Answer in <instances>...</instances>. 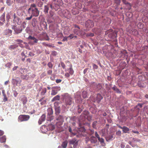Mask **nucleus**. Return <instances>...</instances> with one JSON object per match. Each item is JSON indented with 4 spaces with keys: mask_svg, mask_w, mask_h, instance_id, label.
Wrapping results in <instances>:
<instances>
[{
    "mask_svg": "<svg viewBox=\"0 0 148 148\" xmlns=\"http://www.w3.org/2000/svg\"><path fill=\"white\" fill-rule=\"evenodd\" d=\"M31 11L32 12L31 15L33 16L37 17L38 16L39 11L36 8V5L35 4H32L30 5V8L28 10V13H30Z\"/></svg>",
    "mask_w": 148,
    "mask_h": 148,
    "instance_id": "obj_1",
    "label": "nucleus"
},
{
    "mask_svg": "<svg viewBox=\"0 0 148 148\" xmlns=\"http://www.w3.org/2000/svg\"><path fill=\"white\" fill-rule=\"evenodd\" d=\"M105 35H108L110 38L114 39L116 38V33L113 32L112 29H110L105 32Z\"/></svg>",
    "mask_w": 148,
    "mask_h": 148,
    "instance_id": "obj_2",
    "label": "nucleus"
},
{
    "mask_svg": "<svg viewBox=\"0 0 148 148\" xmlns=\"http://www.w3.org/2000/svg\"><path fill=\"white\" fill-rule=\"evenodd\" d=\"M65 103L66 105H70L72 103V98L68 94H65L64 95V98Z\"/></svg>",
    "mask_w": 148,
    "mask_h": 148,
    "instance_id": "obj_3",
    "label": "nucleus"
},
{
    "mask_svg": "<svg viewBox=\"0 0 148 148\" xmlns=\"http://www.w3.org/2000/svg\"><path fill=\"white\" fill-rule=\"evenodd\" d=\"M30 118L28 115H20L18 117V121L20 122L28 121Z\"/></svg>",
    "mask_w": 148,
    "mask_h": 148,
    "instance_id": "obj_4",
    "label": "nucleus"
},
{
    "mask_svg": "<svg viewBox=\"0 0 148 148\" xmlns=\"http://www.w3.org/2000/svg\"><path fill=\"white\" fill-rule=\"evenodd\" d=\"M12 29H13L16 34H18L20 33L23 30L21 26H14L12 27Z\"/></svg>",
    "mask_w": 148,
    "mask_h": 148,
    "instance_id": "obj_5",
    "label": "nucleus"
},
{
    "mask_svg": "<svg viewBox=\"0 0 148 148\" xmlns=\"http://www.w3.org/2000/svg\"><path fill=\"white\" fill-rule=\"evenodd\" d=\"M85 26L88 28H91L94 26V23L92 20H88L86 21Z\"/></svg>",
    "mask_w": 148,
    "mask_h": 148,
    "instance_id": "obj_6",
    "label": "nucleus"
},
{
    "mask_svg": "<svg viewBox=\"0 0 148 148\" xmlns=\"http://www.w3.org/2000/svg\"><path fill=\"white\" fill-rule=\"evenodd\" d=\"M14 22L17 24L18 25H20L21 24V21L20 19L18 17L16 16V14L15 13L14 14Z\"/></svg>",
    "mask_w": 148,
    "mask_h": 148,
    "instance_id": "obj_7",
    "label": "nucleus"
},
{
    "mask_svg": "<svg viewBox=\"0 0 148 148\" xmlns=\"http://www.w3.org/2000/svg\"><path fill=\"white\" fill-rule=\"evenodd\" d=\"M103 98V97L100 94H98L97 96V99L96 100L95 99L93 100L92 99V101L94 102H95L96 101L97 102L99 103Z\"/></svg>",
    "mask_w": 148,
    "mask_h": 148,
    "instance_id": "obj_8",
    "label": "nucleus"
},
{
    "mask_svg": "<svg viewBox=\"0 0 148 148\" xmlns=\"http://www.w3.org/2000/svg\"><path fill=\"white\" fill-rule=\"evenodd\" d=\"M84 116V118H87L88 119V117H89V112L87 111H84L83 113L80 116V118H81V117L82 116Z\"/></svg>",
    "mask_w": 148,
    "mask_h": 148,
    "instance_id": "obj_9",
    "label": "nucleus"
},
{
    "mask_svg": "<svg viewBox=\"0 0 148 148\" xmlns=\"http://www.w3.org/2000/svg\"><path fill=\"white\" fill-rule=\"evenodd\" d=\"M91 143L92 144H95L97 142V138L94 136H92L90 137L89 139Z\"/></svg>",
    "mask_w": 148,
    "mask_h": 148,
    "instance_id": "obj_10",
    "label": "nucleus"
},
{
    "mask_svg": "<svg viewBox=\"0 0 148 148\" xmlns=\"http://www.w3.org/2000/svg\"><path fill=\"white\" fill-rule=\"evenodd\" d=\"M12 80L13 84L16 85H17L18 84H20L21 82V80L19 78H17L16 79H13Z\"/></svg>",
    "mask_w": 148,
    "mask_h": 148,
    "instance_id": "obj_11",
    "label": "nucleus"
},
{
    "mask_svg": "<svg viewBox=\"0 0 148 148\" xmlns=\"http://www.w3.org/2000/svg\"><path fill=\"white\" fill-rule=\"evenodd\" d=\"M46 119V116L45 114H43L41 116L38 121L39 124H41L42 122L44 121Z\"/></svg>",
    "mask_w": 148,
    "mask_h": 148,
    "instance_id": "obj_12",
    "label": "nucleus"
},
{
    "mask_svg": "<svg viewBox=\"0 0 148 148\" xmlns=\"http://www.w3.org/2000/svg\"><path fill=\"white\" fill-rule=\"evenodd\" d=\"M12 31L9 29H6L4 32V34L7 36H10L12 35Z\"/></svg>",
    "mask_w": 148,
    "mask_h": 148,
    "instance_id": "obj_13",
    "label": "nucleus"
},
{
    "mask_svg": "<svg viewBox=\"0 0 148 148\" xmlns=\"http://www.w3.org/2000/svg\"><path fill=\"white\" fill-rule=\"evenodd\" d=\"M55 128V126L52 124H50L48 125L47 129L49 130H53Z\"/></svg>",
    "mask_w": 148,
    "mask_h": 148,
    "instance_id": "obj_14",
    "label": "nucleus"
},
{
    "mask_svg": "<svg viewBox=\"0 0 148 148\" xmlns=\"http://www.w3.org/2000/svg\"><path fill=\"white\" fill-rule=\"evenodd\" d=\"M123 131L124 133H129L130 129L127 127L124 126L123 127Z\"/></svg>",
    "mask_w": 148,
    "mask_h": 148,
    "instance_id": "obj_15",
    "label": "nucleus"
},
{
    "mask_svg": "<svg viewBox=\"0 0 148 148\" xmlns=\"http://www.w3.org/2000/svg\"><path fill=\"white\" fill-rule=\"evenodd\" d=\"M68 71H69V73L71 75H72L74 73V71L73 70L72 68V65L71 64L69 68L68 69Z\"/></svg>",
    "mask_w": 148,
    "mask_h": 148,
    "instance_id": "obj_16",
    "label": "nucleus"
},
{
    "mask_svg": "<svg viewBox=\"0 0 148 148\" xmlns=\"http://www.w3.org/2000/svg\"><path fill=\"white\" fill-rule=\"evenodd\" d=\"M82 96L84 98H86L87 97V92L86 91H83L82 93Z\"/></svg>",
    "mask_w": 148,
    "mask_h": 148,
    "instance_id": "obj_17",
    "label": "nucleus"
},
{
    "mask_svg": "<svg viewBox=\"0 0 148 148\" xmlns=\"http://www.w3.org/2000/svg\"><path fill=\"white\" fill-rule=\"evenodd\" d=\"M44 99L45 97H43L39 100V102H41L40 104L41 105L45 104L46 103V101Z\"/></svg>",
    "mask_w": 148,
    "mask_h": 148,
    "instance_id": "obj_18",
    "label": "nucleus"
},
{
    "mask_svg": "<svg viewBox=\"0 0 148 148\" xmlns=\"http://www.w3.org/2000/svg\"><path fill=\"white\" fill-rule=\"evenodd\" d=\"M78 141H77V140L75 139H73L72 140L70 141L69 143L70 144L72 145H74L75 144H77L78 143Z\"/></svg>",
    "mask_w": 148,
    "mask_h": 148,
    "instance_id": "obj_19",
    "label": "nucleus"
},
{
    "mask_svg": "<svg viewBox=\"0 0 148 148\" xmlns=\"http://www.w3.org/2000/svg\"><path fill=\"white\" fill-rule=\"evenodd\" d=\"M6 140V136H4L0 138V141L1 143H3L5 142Z\"/></svg>",
    "mask_w": 148,
    "mask_h": 148,
    "instance_id": "obj_20",
    "label": "nucleus"
},
{
    "mask_svg": "<svg viewBox=\"0 0 148 148\" xmlns=\"http://www.w3.org/2000/svg\"><path fill=\"white\" fill-rule=\"evenodd\" d=\"M37 22L36 19L35 18H34L32 19V25L33 27H35L36 26V23Z\"/></svg>",
    "mask_w": 148,
    "mask_h": 148,
    "instance_id": "obj_21",
    "label": "nucleus"
},
{
    "mask_svg": "<svg viewBox=\"0 0 148 148\" xmlns=\"http://www.w3.org/2000/svg\"><path fill=\"white\" fill-rule=\"evenodd\" d=\"M56 120L58 121H60L62 122L64 121L63 117L61 115H59L58 118L56 119Z\"/></svg>",
    "mask_w": 148,
    "mask_h": 148,
    "instance_id": "obj_22",
    "label": "nucleus"
},
{
    "mask_svg": "<svg viewBox=\"0 0 148 148\" xmlns=\"http://www.w3.org/2000/svg\"><path fill=\"white\" fill-rule=\"evenodd\" d=\"M21 101L23 102V105L25 104L27 101V98L25 96H24L21 99Z\"/></svg>",
    "mask_w": 148,
    "mask_h": 148,
    "instance_id": "obj_23",
    "label": "nucleus"
},
{
    "mask_svg": "<svg viewBox=\"0 0 148 148\" xmlns=\"http://www.w3.org/2000/svg\"><path fill=\"white\" fill-rule=\"evenodd\" d=\"M113 136L112 135H111L108 136L106 137V140L107 141L110 140H113Z\"/></svg>",
    "mask_w": 148,
    "mask_h": 148,
    "instance_id": "obj_24",
    "label": "nucleus"
},
{
    "mask_svg": "<svg viewBox=\"0 0 148 148\" xmlns=\"http://www.w3.org/2000/svg\"><path fill=\"white\" fill-rule=\"evenodd\" d=\"M60 99V96L57 95L54 97L52 100V101H54L56 100H59Z\"/></svg>",
    "mask_w": 148,
    "mask_h": 148,
    "instance_id": "obj_25",
    "label": "nucleus"
},
{
    "mask_svg": "<svg viewBox=\"0 0 148 148\" xmlns=\"http://www.w3.org/2000/svg\"><path fill=\"white\" fill-rule=\"evenodd\" d=\"M18 47V45L16 44L10 46L9 47V49L11 50L14 49Z\"/></svg>",
    "mask_w": 148,
    "mask_h": 148,
    "instance_id": "obj_26",
    "label": "nucleus"
},
{
    "mask_svg": "<svg viewBox=\"0 0 148 148\" xmlns=\"http://www.w3.org/2000/svg\"><path fill=\"white\" fill-rule=\"evenodd\" d=\"M68 144V142L66 140L62 143V146L63 148H66Z\"/></svg>",
    "mask_w": 148,
    "mask_h": 148,
    "instance_id": "obj_27",
    "label": "nucleus"
},
{
    "mask_svg": "<svg viewBox=\"0 0 148 148\" xmlns=\"http://www.w3.org/2000/svg\"><path fill=\"white\" fill-rule=\"evenodd\" d=\"M49 10V7L47 5H45L44 7V11L45 14H47L48 12V10Z\"/></svg>",
    "mask_w": 148,
    "mask_h": 148,
    "instance_id": "obj_28",
    "label": "nucleus"
},
{
    "mask_svg": "<svg viewBox=\"0 0 148 148\" xmlns=\"http://www.w3.org/2000/svg\"><path fill=\"white\" fill-rule=\"evenodd\" d=\"M112 89L117 93H121V92L119 90V89L116 86H114L112 87Z\"/></svg>",
    "mask_w": 148,
    "mask_h": 148,
    "instance_id": "obj_29",
    "label": "nucleus"
},
{
    "mask_svg": "<svg viewBox=\"0 0 148 148\" xmlns=\"http://www.w3.org/2000/svg\"><path fill=\"white\" fill-rule=\"evenodd\" d=\"M49 14H50V17L52 19H54L53 16L54 14V12L52 11H50L49 12Z\"/></svg>",
    "mask_w": 148,
    "mask_h": 148,
    "instance_id": "obj_30",
    "label": "nucleus"
},
{
    "mask_svg": "<svg viewBox=\"0 0 148 148\" xmlns=\"http://www.w3.org/2000/svg\"><path fill=\"white\" fill-rule=\"evenodd\" d=\"M121 56H123V55L125 56L126 54L127 53V51L125 50H122L121 51Z\"/></svg>",
    "mask_w": 148,
    "mask_h": 148,
    "instance_id": "obj_31",
    "label": "nucleus"
},
{
    "mask_svg": "<svg viewBox=\"0 0 148 148\" xmlns=\"http://www.w3.org/2000/svg\"><path fill=\"white\" fill-rule=\"evenodd\" d=\"M97 122L96 121H95L93 122L92 125L93 128L95 129H96L97 128L96 125H97Z\"/></svg>",
    "mask_w": 148,
    "mask_h": 148,
    "instance_id": "obj_32",
    "label": "nucleus"
},
{
    "mask_svg": "<svg viewBox=\"0 0 148 148\" xmlns=\"http://www.w3.org/2000/svg\"><path fill=\"white\" fill-rule=\"evenodd\" d=\"M94 36V34L93 33H87L86 35L87 37H93Z\"/></svg>",
    "mask_w": 148,
    "mask_h": 148,
    "instance_id": "obj_33",
    "label": "nucleus"
},
{
    "mask_svg": "<svg viewBox=\"0 0 148 148\" xmlns=\"http://www.w3.org/2000/svg\"><path fill=\"white\" fill-rule=\"evenodd\" d=\"M47 92V89L46 88H44L42 90V91L41 92V95H44Z\"/></svg>",
    "mask_w": 148,
    "mask_h": 148,
    "instance_id": "obj_34",
    "label": "nucleus"
},
{
    "mask_svg": "<svg viewBox=\"0 0 148 148\" xmlns=\"http://www.w3.org/2000/svg\"><path fill=\"white\" fill-rule=\"evenodd\" d=\"M63 122L58 121L56 123V125L57 126H61Z\"/></svg>",
    "mask_w": 148,
    "mask_h": 148,
    "instance_id": "obj_35",
    "label": "nucleus"
},
{
    "mask_svg": "<svg viewBox=\"0 0 148 148\" xmlns=\"http://www.w3.org/2000/svg\"><path fill=\"white\" fill-rule=\"evenodd\" d=\"M58 92L57 91L52 90L51 95H54L57 93Z\"/></svg>",
    "mask_w": 148,
    "mask_h": 148,
    "instance_id": "obj_36",
    "label": "nucleus"
},
{
    "mask_svg": "<svg viewBox=\"0 0 148 148\" xmlns=\"http://www.w3.org/2000/svg\"><path fill=\"white\" fill-rule=\"evenodd\" d=\"M122 1L124 4L125 5H128L130 6H131L130 3H129L126 0H122Z\"/></svg>",
    "mask_w": 148,
    "mask_h": 148,
    "instance_id": "obj_37",
    "label": "nucleus"
},
{
    "mask_svg": "<svg viewBox=\"0 0 148 148\" xmlns=\"http://www.w3.org/2000/svg\"><path fill=\"white\" fill-rule=\"evenodd\" d=\"M56 114H58L60 112V108H56Z\"/></svg>",
    "mask_w": 148,
    "mask_h": 148,
    "instance_id": "obj_38",
    "label": "nucleus"
},
{
    "mask_svg": "<svg viewBox=\"0 0 148 148\" xmlns=\"http://www.w3.org/2000/svg\"><path fill=\"white\" fill-rule=\"evenodd\" d=\"M47 65L49 68L51 69H52L53 66V65L51 62H49L47 64Z\"/></svg>",
    "mask_w": 148,
    "mask_h": 148,
    "instance_id": "obj_39",
    "label": "nucleus"
},
{
    "mask_svg": "<svg viewBox=\"0 0 148 148\" xmlns=\"http://www.w3.org/2000/svg\"><path fill=\"white\" fill-rule=\"evenodd\" d=\"M11 65H12V64L8 62V63H7L5 65V66L7 67H8V68H10Z\"/></svg>",
    "mask_w": 148,
    "mask_h": 148,
    "instance_id": "obj_40",
    "label": "nucleus"
},
{
    "mask_svg": "<svg viewBox=\"0 0 148 148\" xmlns=\"http://www.w3.org/2000/svg\"><path fill=\"white\" fill-rule=\"evenodd\" d=\"M99 141L101 143H104V140L102 138H99V139H98Z\"/></svg>",
    "mask_w": 148,
    "mask_h": 148,
    "instance_id": "obj_41",
    "label": "nucleus"
},
{
    "mask_svg": "<svg viewBox=\"0 0 148 148\" xmlns=\"http://www.w3.org/2000/svg\"><path fill=\"white\" fill-rule=\"evenodd\" d=\"M95 136L96 138H97L98 139H99L100 137L99 135L98 134L97 132H95Z\"/></svg>",
    "mask_w": 148,
    "mask_h": 148,
    "instance_id": "obj_42",
    "label": "nucleus"
},
{
    "mask_svg": "<svg viewBox=\"0 0 148 148\" xmlns=\"http://www.w3.org/2000/svg\"><path fill=\"white\" fill-rule=\"evenodd\" d=\"M61 65L63 69H65L66 67V66L64 64L63 62H61Z\"/></svg>",
    "mask_w": 148,
    "mask_h": 148,
    "instance_id": "obj_43",
    "label": "nucleus"
},
{
    "mask_svg": "<svg viewBox=\"0 0 148 148\" xmlns=\"http://www.w3.org/2000/svg\"><path fill=\"white\" fill-rule=\"evenodd\" d=\"M92 66L93 67V68L94 69H97L98 68V66L97 65L95 64H92Z\"/></svg>",
    "mask_w": 148,
    "mask_h": 148,
    "instance_id": "obj_44",
    "label": "nucleus"
},
{
    "mask_svg": "<svg viewBox=\"0 0 148 148\" xmlns=\"http://www.w3.org/2000/svg\"><path fill=\"white\" fill-rule=\"evenodd\" d=\"M5 16V13H4L2 15V16L1 17V20H4Z\"/></svg>",
    "mask_w": 148,
    "mask_h": 148,
    "instance_id": "obj_45",
    "label": "nucleus"
},
{
    "mask_svg": "<svg viewBox=\"0 0 148 148\" xmlns=\"http://www.w3.org/2000/svg\"><path fill=\"white\" fill-rule=\"evenodd\" d=\"M33 16L31 15L29 17H28L26 18L25 19L26 20H30L33 17Z\"/></svg>",
    "mask_w": 148,
    "mask_h": 148,
    "instance_id": "obj_46",
    "label": "nucleus"
},
{
    "mask_svg": "<svg viewBox=\"0 0 148 148\" xmlns=\"http://www.w3.org/2000/svg\"><path fill=\"white\" fill-rule=\"evenodd\" d=\"M74 32L77 35H79V31L78 30H77L76 29H74Z\"/></svg>",
    "mask_w": 148,
    "mask_h": 148,
    "instance_id": "obj_47",
    "label": "nucleus"
},
{
    "mask_svg": "<svg viewBox=\"0 0 148 148\" xmlns=\"http://www.w3.org/2000/svg\"><path fill=\"white\" fill-rule=\"evenodd\" d=\"M52 70H49L47 71V74L49 75H50L51 74V73H52Z\"/></svg>",
    "mask_w": 148,
    "mask_h": 148,
    "instance_id": "obj_48",
    "label": "nucleus"
},
{
    "mask_svg": "<svg viewBox=\"0 0 148 148\" xmlns=\"http://www.w3.org/2000/svg\"><path fill=\"white\" fill-rule=\"evenodd\" d=\"M6 3L9 6H10L11 5V1L10 0H7Z\"/></svg>",
    "mask_w": 148,
    "mask_h": 148,
    "instance_id": "obj_49",
    "label": "nucleus"
},
{
    "mask_svg": "<svg viewBox=\"0 0 148 148\" xmlns=\"http://www.w3.org/2000/svg\"><path fill=\"white\" fill-rule=\"evenodd\" d=\"M33 40H34V43H37L38 42V40L36 39L35 37L34 38Z\"/></svg>",
    "mask_w": 148,
    "mask_h": 148,
    "instance_id": "obj_50",
    "label": "nucleus"
},
{
    "mask_svg": "<svg viewBox=\"0 0 148 148\" xmlns=\"http://www.w3.org/2000/svg\"><path fill=\"white\" fill-rule=\"evenodd\" d=\"M62 81V80L61 79H57L56 80V82L57 83H60Z\"/></svg>",
    "mask_w": 148,
    "mask_h": 148,
    "instance_id": "obj_51",
    "label": "nucleus"
},
{
    "mask_svg": "<svg viewBox=\"0 0 148 148\" xmlns=\"http://www.w3.org/2000/svg\"><path fill=\"white\" fill-rule=\"evenodd\" d=\"M70 74L68 73H66L65 74V76L67 77H69L70 76Z\"/></svg>",
    "mask_w": 148,
    "mask_h": 148,
    "instance_id": "obj_52",
    "label": "nucleus"
},
{
    "mask_svg": "<svg viewBox=\"0 0 148 148\" xmlns=\"http://www.w3.org/2000/svg\"><path fill=\"white\" fill-rule=\"evenodd\" d=\"M15 41L16 42H23V41L21 39H17L16 40H15Z\"/></svg>",
    "mask_w": 148,
    "mask_h": 148,
    "instance_id": "obj_53",
    "label": "nucleus"
},
{
    "mask_svg": "<svg viewBox=\"0 0 148 148\" xmlns=\"http://www.w3.org/2000/svg\"><path fill=\"white\" fill-rule=\"evenodd\" d=\"M34 38V36H29L28 37V39L33 40Z\"/></svg>",
    "mask_w": 148,
    "mask_h": 148,
    "instance_id": "obj_54",
    "label": "nucleus"
},
{
    "mask_svg": "<svg viewBox=\"0 0 148 148\" xmlns=\"http://www.w3.org/2000/svg\"><path fill=\"white\" fill-rule=\"evenodd\" d=\"M6 18L7 20H9L10 18V16L9 14H7L6 16Z\"/></svg>",
    "mask_w": 148,
    "mask_h": 148,
    "instance_id": "obj_55",
    "label": "nucleus"
},
{
    "mask_svg": "<svg viewBox=\"0 0 148 148\" xmlns=\"http://www.w3.org/2000/svg\"><path fill=\"white\" fill-rule=\"evenodd\" d=\"M7 98L6 97V95L5 96V97H4V98L3 99V101L4 102H5L7 101Z\"/></svg>",
    "mask_w": 148,
    "mask_h": 148,
    "instance_id": "obj_56",
    "label": "nucleus"
},
{
    "mask_svg": "<svg viewBox=\"0 0 148 148\" xmlns=\"http://www.w3.org/2000/svg\"><path fill=\"white\" fill-rule=\"evenodd\" d=\"M80 130L82 132H84L85 131V129L84 127H82L80 128Z\"/></svg>",
    "mask_w": 148,
    "mask_h": 148,
    "instance_id": "obj_57",
    "label": "nucleus"
},
{
    "mask_svg": "<svg viewBox=\"0 0 148 148\" xmlns=\"http://www.w3.org/2000/svg\"><path fill=\"white\" fill-rule=\"evenodd\" d=\"M16 1L17 3H23L22 0H16Z\"/></svg>",
    "mask_w": 148,
    "mask_h": 148,
    "instance_id": "obj_58",
    "label": "nucleus"
},
{
    "mask_svg": "<svg viewBox=\"0 0 148 148\" xmlns=\"http://www.w3.org/2000/svg\"><path fill=\"white\" fill-rule=\"evenodd\" d=\"M5 92L4 90H2V94H3V97H5V96L6 95L5 94Z\"/></svg>",
    "mask_w": 148,
    "mask_h": 148,
    "instance_id": "obj_59",
    "label": "nucleus"
},
{
    "mask_svg": "<svg viewBox=\"0 0 148 148\" xmlns=\"http://www.w3.org/2000/svg\"><path fill=\"white\" fill-rule=\"evenodd\" d=\"M121 148H124L125 147V145L124 143H122L121 144Z\"/></svg>",
    "mask_w": 148,
    "mask_h": 148,
    "instance_id": "obj_60",
    "label": "nucleus"
},
{
    "mask_svg": "<svg viewBox=\"0 0 148 148\" xmlns=\"http://www.w3.org/2000/svg\"><path fill=\"white\" fill-rule=\"evenodd\" d=\"M116 134L118 135H121V132L120 130H119L116 132Z\"/></svg>",
    "mask_w": 148,
    "mask_h": 148,
    "instance_id": "obj_61",
    "label": "nucleus"
},
{
    "mask_svg": "<svg viewBox=\"0 0 148 148\" xmlns=\"http://www.w3.org/2000/svg\"><path fill=\"white\" fill-rule=\"evenodd\" d=\"M4 132L3 131L0 130V136L3 135L4 134Z\"/></svg>",
    "mask_w": 148,
    "mask_h": 148,
    "instance_id": "obj_62",
    "label": "nucleus"
},
{
    "mask_svg": "<svg viewBox=\"0 0 148 148\" xmlns=\"http://www.w3.org/2000/svg\"><path fill=\"white\" fill-rule=\"evenodd\" d=\"M73 34H71L68 37H70L71 38H73Z\"/></svg>",
    "mask_w": 148,
    "mask_h": 148,
    "instance_id": "obj_63",
    "label": "nucleus"
},
{
    "mask_svg": "<svg viewBox=\"0 0 148 148\" xmlns=\"http://www.w3.org/2000/svg\"><path fill=\"white\" fill-rule=\"evenodd\" d=\"M18 68V66H15L12 69V70L13 71L16 70L17 69V68Z\"/></svg>",
    "mask_w": 148,
    "mask_h": 148,
    "instance_id": "obj_64",
    "label": "nucleus"
}]
</instances>
